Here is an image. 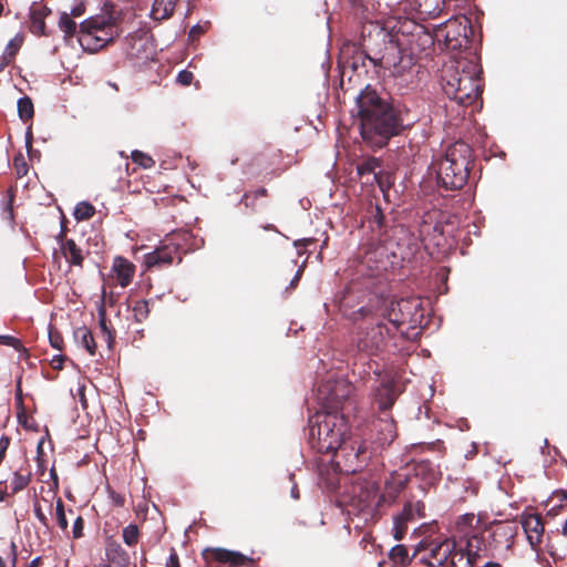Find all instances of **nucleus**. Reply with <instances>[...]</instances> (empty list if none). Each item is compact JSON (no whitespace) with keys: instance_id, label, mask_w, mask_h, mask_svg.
<instances>
[{"instance_id":"1","label":"nucleus","mask_w":567,"mask_h":567,"mask_svg":"<svg viewBox=\"0 0 567 567\" xmlns=\"http://www.w3.org/2000/svg\"><path fill=\"white\" fill-rule=\"evenodd\" d=\"M412 27L411 35H423L424 43L432 44L433 38L423 30L422 25L413 22H404L398 27V22L389 20L385 23L379 21H367L361 30L362 52L347 61L353 71L368 59L375 69L390 72L394 85L401 91L413 90L417 86L421 78V65L416 63L414 54L404 48L402 38L405 28Z\"/></svg>"},{"instance_id":"2","label":"nucleus","mask_w":567,"mask_h":567,"mask_svg":"<svg viewBox=\"0 0 567 567\" xmlns=\"http://www.w3.org/2000/svg\"><path fill=\"white\" fill-rule=\"evenodd\" d=\"M360 135L367 146L377 150L388 145L393 136L402 134L410 124L405 123L408 109L390 101L371 85L357 96Z\"/></svg>"},{"instance_id":"3","label":"nucleus","mask_w":567,"mask_h":567,"mask_svg":"<svg viewBox=\"0 0 567 567\" xmlns=\"http://www.w3.org/2000/svg\"><path fill=\"white\" fill-rule=\"evenodd\" d=\"M482 68L473 60L460 59L444 65L441 85L450 100L463 106L476 103L483 93Z\"/></svg>"},{"instance_id":"4","label":"nucleus","mask_w":567,"mask_h":567,"mask_svg":"<svg viewBox=\"0 0 567 567\" xmlns=\"http://www.w3.org/2000/svg\"><path fill=\"white\" fill-rule=\"evenodd\" d=\"M349 429L347 415L318 411L309 417V444L320 454L332 453L347 439Z\"/></svg>"},{"instance_id":"5","label":"nucleus","mask_w":567,"mask_h":567,"mask_svg":"<svg viewBox=\"0 0 567 567\" xmlns=\"http://www.w3.org/2000/svg\"><path fill=\"white\" fill-rule=\"evenodd\" d=\"M472 162L473 150L467 143L457 141L450 145L434 163L439 185L447 190L461 189L467 183Z\"/></svg>"},{"instance_id":"6","label":"nucleus","mask_w":567,"mask_h":567,"mask_svg":"<svg viewBox=\"0 0 567 567\" xmlns=\"http://www.w3.org/2000/svg\"><path fill=\"white\" fill-rule=\"evenodd\" d=\"M360 312L363 316V320L358 324L353 340L357 353H360V357L379 355L385 349L386 340L391 336L392 330L384 321V318L372 315L368 316L364 309H361Z\"/></svg>"},{"instance_id":"7","label":"nucleus","mask_w":567,"mask_h":567,"mask_svg":"<svg viewBox=\"0 0 567 567\" xmlns=\"http://www.w3.org/2000/svg\"><path fill=\"white\" fill-rule=\"evenodd\" d=\"M117 16H96L84 20L79 25V43L85 51L95 52L111 43L120 35Z\"/></svg>"},{"instance_id":"8","label":"nucleus","mask_w":567,"mask_h":567,"mask_svg":"<svg viewBox=\"0 0 567 567\" xmlns=\"http://www.w3.org/2000/svg\"><path fill=\"white\" fill-rule=\"evenodd\" d=\"M353 386L347 380H328L317 390V399L321 405L320 411L344 414L347 417L354 411Z\"/></svg>"},{"instance_id":"9","label":"nucleus","mask_w":567,"mask_h":567,"mask_svg":"<svg viewBox=\"0 0 567 567\" xmlns=\"http://www.w3.org/2000/svg\"><path fill=\"white\" fill-rule=\"evenodd\" d=\"M187 234H174L167 237L153 251L144 255V265L151 269L161 270L172 266L174 262L181 264L182 256L186 251L183 247Z\"/></svg>"},{"instance_id":"10","label":"nucleus","mask_w":567,"mask_h":567,"mask_svg":"<svg viewBox=\"0 0 567 567\" xmlns=\"http://www.w3.org/2000/svg\"><path fill=\"white\" fill-rule=\"evenodd\" d=\"M332 453L336 468L344 474L360 472L370 457L364 443L351 437L346 439L341 446Z\"/></svg>"},{"instance_id":"11","label":"nucleus","mask_w":567,"mask_h":567,"mask_svg":"<svg viewBox=\"0 0 567 567\" xmlns=\"http://www.w3.org/2000/svg\"><path fill=\"white\" fill-rule=\"evenodd\" d=\"M471 34L470 20L466 17H454L440 25L435 37L439 42L443 41L447 50L457 51L468 47Z\"/></svg>"},{"instance_id":"12","label":"nucleus","mask_w":567,"mask_h":567,"mask_svg":"<svg viewBox=\"0 0 567 567\" xmlns=\"http://www.w3.org/2000/svg\"><path fill=\"white\" fill-rule=\"evenodd\" d=\"M455 551V544L450 539L429 543L422 540L416 547L413 558H417L429 567H447Z\"/></svg>"},{"instance_id":"13","label":"nucleus","mask_w":567,"mask_h":567,"mask_svg":"<svg viewBox=\"0 0 567 567\" xmlns=\"http://www.w3.org/2000/svg\"><path fill=\"white\" fill-rule=\"evenodd\" d=\"M421 301L416 298H402L395 302H391L386 310L388 322L394 330L403 324L414 327L422 319ZM385 319V316L383 317Z\"/></svg>"},{"instance_id":"14","label":"nucleus","mask_w":567,"mask_h":567,"mask_svg":"<svg viewBox=\"0 0 567 567\" xmlns=\"http://www.w3.org/2000/svg\"><path fill=\"white\" fill-rule=\"evenodd\" d=\"M202 555L207 565L216 561L227 564L228 567H258L252 558L226 548H206Z\"/></svg>"},{"instance_id":"15","label":"nucleus","mask_w":567,"mask_h":567,"mask_svg":"<svg viewBox=\"0 0 567 567\" xmlns=\"http://www.w3.org/2000/svg\"><path fill=\"white\" fill-rule=\"evenodd\" d=\"M488 545L493 551H503L512 548L514 537L516 535V527L508 522H501L494 524L486 530Z\"/></svg>"},{"instance_id":"16","label":"nucleus","mask_w":567,"mask_h":567,"mask_svg":"<svg viewBox=\"0 0 567 567\" xmlns=\"http://www.w3.org/2000/svg\"><path fill=\"white\" fill-rule=\"evenodd\" d=\"M399 394L396 381L390 374L380 378V384L374 390V401L379 411L386 413L395 403Z\"/></svg>"},{"instance_id":"17","label":"nucleus","mask_w":567,"mask_h":567,"mask_svg":"<svg viewBox=\"0 0 567 567\" xmlns=\"http://www.w3.org/2000/svg\"><path fill=\"white\" fill-rule=\"evenodd\" d=\"M520 524L532 548L537 549L543 542L545 524L538 513L525 511L520 515Z\"/></svg>"},{"instance_id":"18","label":"nucleus","mask_w":567,"mask_h":567,"mask_svg":"<svg viewBox=\"0 0 567 567\" xmlns=\"http://www.w3.org/2000/svg\"><path fill=\"white\" fill-rule=\"evenodd\" d=\"M409 477L406 474L392 472L384 483V492L379 497V504L395 503L400 493L406 487Z\"/></svg>"},{"instance_id":"19","label":"nucleus","mask_w":567,"mask_h":567,"mask_svg":"<svg viewBox=\"0 0 567 567\" xmlns=\"http://www.w3.org/2000/svg\"><path fill=\"white\" fill-rule=\"evenodd\" d=\"M352 495L353 498H358L359 504L362 507H370L375 503L377 507L382 506L383 504H379V487L373 481H364L357 482L352 486Z\"/></svg>"},{"instance_id":"20","label":"nucleus","mask_w":567,"mask_h":567,"mask_svg":"<svg viewBox=\"0 0 567 567\" xmlns=\"http://www.w3.org/2000/svg\"><path fill=\"white\" fill-rule=\"evenodd\" d=\"M385 257V248L375 243H369L361 246L358 252L360 264L367 266V268L371 270H378L380 268V265H383Z\"/></svg>"},{"instance_id":"21","label":"nucleus","mask_w":567,"mask_h":567,"mask_svg":"<svg viewBox=\"0 0 567 567\" xmlns=\"http://www.w3.org/2000/svg\"><path fill=\"white\" fill-rule=\"evenodd\" d=\"M406 3L417 19L427 20L440 16L444 0H406Z\"/></svg>"},{"instance_id":"22","label":"nucleus","mask_w":567,"mask_h":567,"mask_svg":"<svg viewBox=\"0 0 567 567\" xmlns=\"http://www.w3.org/2000/svg\"><path fill=\"white\" fill-rule=\"evenodd\" d=\"M352 371L354 374L357 373L362 380L369 379L371 374L375 375L378 379L383 377V371L379 362L373 360L372 357H360V353H357L354 357Z\"/></svg>"},{"instance_id":"23","label":"nucleus","mask_w":567,"mask_h":567,"mask_svg":"<svg viewBox=\"0 0 567 567\" xmlns=\"http://www.w3.org/2000/svg\"><path fill=\"white\" fill-rule=\"evenodd\" d=\"M441 215L437 212L426 213L423 216L422 223L420 224V238L425 241L427 238L430 240H435L437 237H441L444 233V226L441 221L436 220V216Z\"/></svg>"},{"instance_id":"24","label":"nucleus","mask_w":567,"mask_h":567,"mask_svg":"<svg viewBox=\"0 0 567 567\" xmlns=\"http://www.w3.org/2000/svg\"><path fill=\"white\" fill-rule=\"evenodd\" d=\"M412 471L414 477L419 478L423 483V488L425 486H432L436 484L440 480L439 470L429 460H422L420 462H416L413 465Z\"/></svg>"},{"instance_id":"25","label":"nucleus","mask_w":567,"mask_h":567,"mask_svg":"<svg viewBox=\"0 0 567 567\" xmlns=\"http://www.w3.org/2000/svg\"><path fill=\"white\" fill-rule=\"evenodd\" d=\"M465 551L478 561L482 557H487L489 551L494 553L488 545L486 532L484 534H473L467 538Z\"/></svg>"},{"instance_id":"26","label":"nucleus","mask_w":567,"mask_h":567,"mask_svg":"<svg viewBox=\"0 0 567 567\" xmlns=\"http://www.w3.org/2000/svg\"><path fill=\"white\" fill-rule=\"evenodd\" d=\"M382 162L377 157H368L357 164V175L363 185H373Z\"/></svg>"},{"instance_id":"27","label":"nucleus","mask_w":567,"mask_h":567,"mask_svg":"<svg viewBox=\"0 0 567 567\" xmlns=\"http://www.w3.org/2000/svg\"><path fill=\"white\" fill-rule=\"evenodd\" d=\"M112 271L121 287H127L134 277L135 266L128 259L117 256L113 260Z\"/></svg>"},{"instance_id":"28","label":"nucleus","mask_w":567,"mask_h":567,"mask_svg":"<svg viewBox=\"0 0 567 567\" xmlns=\"http://www.w3.org/2000/svg\"><path fill=\"white\" fill-rule=\"evenodd\" d=\"M377 440L380 445H390L396 437V424L392 417L385 414L375 423Z\"/></svg>"},{"instance_id":"29","label":"nucleus","mask_w":567,"mask_h":567,"mask_svg":"<svg viewBox=\"0 0 567 567\" xmlns=\"http://www.w3.org/2000/svg\"><path fill=\"white\" fill-rule=\"evenodd\" d=\"M105 554L107 560L117 567H127L130 565L128 553L116 540H107Z\"/></svg>"},{"instance_id":"30","label":"nucleus","mask_w":567,"mask_h":567,"mask_svg":"<svg viewBox=\"0 0 567 567\" xmlns=\"http://www.w3.org/2000/svg\"><path fill=\"white\" fill-rule=\"evenodd\" d=\"M60 249L66 261L74 267H83L84 254L73 239L63 240Z\"/></svg>"},{"instance_id":"31","label":"nucleus","mask_w":567,"mask_h":567,"mask_svg":"<svg viewBox=\"0 0 567 567\" xmlns=\"http://www.w3.org/2000/svg\"><path fill=\"white\" fill-rule=\"evenodd\" d=\"M24 41L22 33L16 34L7 44L0 60V71L9 66L16 59Z\"/></svg>"},{"instance_id":"32","label":"nucleus","mask_w":567,"mask_h":567,"mask_svg":"<svg viewBox=\"0 0 567 567\" xmlns=\"http://www.w3.org/2000/svg\"><path fill=\"white\" fill-rule=\"evenodd\" d=\"M178 0H154L151 17L155 21H164L173 17Z\"/></svg>"},{"instance_id":"33","label":"nucleus","mask_w":567,"mask_h":567,"mask_svg":"<svg viewBox=\"0 0 567 567\" xmlns=\"http://www.w3.org/2000/svg\"><path fill=\"white\" fill-rule=\"evenodd\" d=\"M127 53L134 58H141L146 51L147 38L141 32H134L126 37Z\"/></svg>"},{"instance_id":"34","label":"nucleus","mask_w":567,"mask_h":567,"mask_svg":"<svg viewBox=\"0 0 567 567\" xmlns=\"http://www.w3.org/2000/svg\"><path fill=\"white\" fill-rule=\"evenodd\" d=\"M31 478L32 474L29 470L16 471L12 475L10 483L8 484L10 494L14 495L23 491L30 484Z\"/></svg>"},{"instance_id":"35","label":"nucleus","mask_w":567,"mask_h":567,"mask_svg":"<svg viewBox=\"0 0 567 567\" xmlns=\"http://www.w3.org/2000/svg\"><path fill=\"white\" fill-rule=\"evenodd\" d=\"M74 338L89 352L90 355H95L96 342L92 331L87 327L83 326L78 328L74 331Z\"/></svg>"},{"instance_id":"36","label":"nucleus","mask_w":567,"mask_h":567,"mask_svg":"<svg viewBox=\"0 0 567 567\" xmlns=\"http://www.w3.org/2000/svg\"><path fill=\"white\" fill-rule=\"evenodd\" d=\"M59 28L64 33L65 39H71L76 33L79 34L78 24L73 20V17L68 12H62L59 18Z\"/></svg>"},{"instance_id":"37","label":"nucleus","mask_w":567,"mask_h":567,"mask_svg":"<svg viewBox=\"0 0 567 567\" xmlns=\"http://www.w3.org/2000/svg\"><path fill=\"white\" fill-rule=\"evenodd\" d=\"M268 196V190L265 187H260L252 192H247L244 194L241 198V204L245 205V207L252 209L254 212L258 210L260 205H258L259 198H265Z\"/></svg>"},{"instance_id":"38","label":"nucleus","mask_w":567,"mask_h":567,"mask_svg":"<svg viewBox=\"0 0 567 567\" xmlns=\"http://www.w3.org/2000/svg\"><path fill=\"white\" fill-rule=\"evenodd\" d=\"M99 316H100V322L99 323H100V328H101L103 340L106 342L107 348L110 350H112L114 344H115V331L112 330L107 326V323H106V313H105V309L103 307L100 308Z\"/></svg>"},{"instance_id":"39","label":"nucleus","mask_w":567,"mask_h":567,"mask_svg":"<svg viewBox=\"0 0 567 567\" xmlns=\"http://www.w3.org/2000/svg\"><path fill=\"white\" fill-rule=\"evenodd\" d=\"M447 567H477V560L464 550H456L450 560Z\"/></svg>"},{"instance_id":"40","label":"nucleus","mask_w":567,"mask_h":567,"mask_svg":"<svg viewBox=\"0 0 567 567\" xmlns=\"http://www.w3.org/2000/svg\"><path fill=\"white\" fill-rule=\"evenodd\" d=\"M0 344L12 347L20 353V359H27L29 357L28 349L22 344L21 340L9 334H0Z\"/></svg>"},{"instance_id":"41","label":"nucleus","mask_w":567,"mask_h":567,"mask_svg":"<svg viewBox=\"0 0 567 567\" xmlns=\"http://www.w3.org/2000/svg\"><path fill=\"white\" fill-rule=\"evenodd\" d=\"M18 114L23 121H30L34 115L33 102L29 96H23L18 100Z\"/></svg>"},{"instance_id":"42","label":"nucleus","mask_w":567,"mask_h":567,"mask_svg":"<svg viewBox=\"0 0 567 567\" xmlns=\"http://www.w3.org/2000/svg\"><path fill=\"white\" fill-rule=\"evenodd\" d=\"M389 557L394 564H400L402 566L411 563V560L414 559L413 557H409L408 548L404 545L394 546L390 550Z\"/></svg>"},{"instance_id":"43","label":"nucleus","mask_w":567,"mask_h":567,"mask_svg":"<svg viewBox=\"0 0 567 567\" xmlns=\"http://www.w3.org/2000/svg\"><path fill=\"white\" fill-rule=\"evenodd\" d=\"M123 542L128 546L133 547L140 542L141 533L136 524H130L123 528L122 532Z\"/></svg>"},{"instance_id":"44","label":"nucleus","mask_w":567,"mask_h":567,"mask_svg":"<svg viewBox=\"0 0 567 567\" xmlns=\"http://www.w3.org/2000/svg\"><path fill=\"white\" fill-rule=\"evenodd\" d=\"M150 302L145 299L137 300L133 306V316L136 322H143L150 316Z\"/></svg>"},{"instance_id":"45","label":"nucleus","mask_w":567,"mask_h":567,"mask_svg":"<svg viewBox=\"0 0 567 567\" xmlns=\"http://www.w3.org/2000/svg\"><path fill=\"white\" fill-rule=\"evenodd\" d=\"M95 214V208L92 204L82 202L76 205L74 210V217L78 220H87Z\"/></svg>"},{"instance_id":"46","label":"nucleus","mask_w":567,"mask_h":567,"mask_svg":"<svg viewBox=\"0 0 567 567\" xmlns=\"http://www.w3.org/2000/svg\"><path fill=\"white\" fill-rule=\"evenodd\" d=\"M55 517H56L59 527L63 532H66L68 527H69V522L65 516L64 503H63L62 498H60V497L56 499V504H55Z\"/></svg>"},{"instance_id":"47","label":"nucleus","mask_w":567,"mask_h":567,"mask_svg":"<svg viewBox=\"0 0 567 567\" xmlns=\"http://www.w3.org/2000/svg\"><path fill=\"white\" fill-rule=\"evenodd\" d=\"M132 159L143 168H151L155 165V161L150 155L141 151L132 152Z\"/></svg>"},{"instance_id":"48","label":"nucleus","mask_w":567,"mask_h":567,"mask_svg":"<svg viewBox=\"0 0 567 567\" xmlns=\"http://www.w3.org/2000/svg\"><path fill=\"white\" fill-rule=\"evenodd\" d=\"M49 341L51 347H53L56 350L62 351L64 347V341L61 332L54 328L53 326L49 327Z\"/></svg>"},{"instance_id":"49","label":"nucleus","mask_w":567,"mask_h":567,"mask_svg":"<svg viewBox=\"0 0 567 567\" xmlns=\"http://www.w3.org/2000/svg\"><path fill=\"white\" fill-rule=\"evenodd\" d=\"M408 530V522H405L400 516L394 517V528H393V535L396 540H401Z\"/></svg>"},{"instance_id":"50","label":"nucleus","mask_w":567,"mask_h":567,"mask_svg":"<svg viewBox=\"0 0 567 567\" xmlns=\"http://www.w3.org/2000/svg\"><path fill=\"white\" fill-rule=\"evenodd\" d=\"M384 223V215L379 206H375L374 209L371 212L370 216V224L371 227L374 229L377 227L378 229H381L383 227Z\"/></svg>"},{"instance_id":"51","label":"nucleus","mask_w":567,"mask_h":567,"mask_svg":"<svg viewBox=\"0 0 567 567\" xmlns=\"http://www.w3.org/2000/svg\"><path fill=\"white\" fill-rule=\"evenodd\" d=\"M13 166L19 177L27 175L29 172V165L21 154L14 157Z\"/></svg>"},{"instance_id":"52","label":"nucleus","mask_w":567,"mask_h":567,"mask_svg":"<svg viewBox=\"0 0 567 567\" xmlns=\"http://www.w3.org/2000/svg\"><path fill=\"white\" fill-rule=\"evenodd\" d=\"M374 184H378L381 190H385L391 184L390 182V175L382 171V167L377 173V179L374 181Z\"/></svg>"},{"instance_id":"53","label":"nucleus","mask_w":567,"mask_h":567,"mask_svg":"<svg viewBox=\"0 0 567 567\" xmlns=\"http://www.w3.org/2000/svg\"><path fill=\"white\" fill-rule=\"evenodd\" d=\"M45 29V22L42 18L37 17L35 14L32 16V22H31V30L33 33L39 35H44Z\"/></svg>"},{"instance_id":"54","label":"nucleus","mask_w":567,"mask_h":567,"mask_svg":"<svg viewBox=\"0 0 567 567\" xmlns=\"http://www.w3.org/2000/svg\"><path fill=\"white\" fill-rule=\"evenodd\" d=\"M84 519L82 516H78L73 523L72 534L73 538L79 539L83 536Z\"/></svg>"},{"instance_id":"55","label":"nucleus","mask_w":567,"mask_h":567,"mask_svg":"<svg viewBox=\"0 0 567 567\" xmlns=\"http://www.w3.org/2000/svg\"><path fill=\"white\" fill-rule=\"evenodd\" d=\"M34 515L42 526H44L47 529L50 528L49 519L45 516V514L43 513V511L38 502L34 503Z\"/></svg>"},{"instance_id":"56","label":"nucleus","mask_w":567,"mask_h":567,"mask_svg":"<svg viewBox=\"0 0 567 567\" xmlns=\"http://www.w3.org/2000/svg\"><path fill=\"white\" fill-rule=\"evenodd\" d=\"M403 518L405 522H411L414 519V508L412 503H406L402 509V512L398 515Z\"/></svg>"},{"instance_id":"57","label":"nucleus","mask_w":567,"mask_h":567,"mask_svg":"<svg viewBox=\"0 0 567 567\" xmlns=\"http://www.w3.org/2000/svg\"><path fill=\"white\" fill-rule=\"evenodd\" d=\"M10 443H11V439L8 436V435H2L0 437V465L2 464L4 457H6V454H7V451L10 446Z\"/></svg>"},{"instance_id":"58","label":"nucleus","mask_w":567,"mask_h":567,"mask_svg":"<svg viewBox=\"0 0 567 567\" xmlns=\"http://www.w3.org/2000/svg\"><path fill=\"white\" fill-rule=\"evenodd\" d=\"M194 79V75L192 72L187 70H183L177 75V81L183 85H189Z\"/></svg>"},{"instance_id":"59","label":"nucleus","mask_w":567,"mask_h":567,"mask_svg":"<svg viewBox=\"0 0 567 567\" xmlns=\"http://www.w3.org/2000/svg\"><path fill=\"white\" fill-rule=\"evenodd\" d=\"M475 520L474 514H465L458 517L457 525L458 526H472L473 522Z\"/></svg>"},{"instance_id":"60","label":"nucleus","mask_w":567,"mask_h":567,"mask_svg":"<svg viewBox=\"0 0 567 567\" xmlns=\"http://www.w3.org/2000/svg\"><path fill=\"white\" fill-rule=\"evenodd\" d=\"M12 496L13 495L10 494L7 482H0V502H7L8 498Z\"/></svg>"},{"instance_id":"61","label":"nucleus","mask_w":567,"mask_h":567,"mask_svg":"<svg viewBox=\"0 0 567 567\" xmlns=\"http://www.w3.org/2000/svg\"><path fill=\"white\" fill-rule=\"evenodd\" d=\"M166 567H181L179 557L174 548L171 550Z\"/></svg>"},{"instance_id":"62","label":"nucleus","mask_w":567,"mask_h":567,"mask_svg":"<svg viewBox=\"0 0 567 567\" xmlns=\"http://www.w3.org/2000/svg\"><path fill=\"white\" fill-rule=\"evenodd\" d=\"M85 12V4L84 2H80L78 4H75L70 12H68L70 16H72L73 18H79L81 16H83Z\"/></svg>"},{"instance_id":"63","label":"nucleus","mask_w":567,"mask_h":567,"mask_svg":"<svg viewBox=\"0 0 567 567\" xmlns=\"http://www.w3.org/2000/svg\"><path fill=\"white\" fill-rule=\"evenodd\" d=\"M65 357L62 354L54 355L51 360V367L54 370H62L63 369V362L65 361Z\"/></svg>"},{"instance_id":"64","label":"nucleus","mask_w":567,"mask_h":567,"mask_svg":"<svg viewBox=\"0 0 567 567\" xmlns=\"http://www.w3.org/2000/svg\"><path fill=\"white\" fill-rule=\"evenodd\" d=\"M16 400L20 405H23L21 379L18 380L17 385H16Z\"/></svg>"}]
</instances>
